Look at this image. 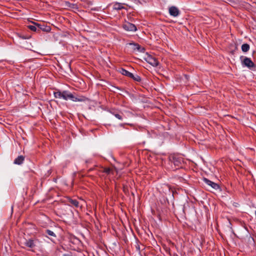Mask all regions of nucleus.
I'll list each match as a JSON object with an SVG mask.
<instances>
[{
  "instance_id": "1",
  "label": "nucleus",
  "mask_w": 256,
  "mask_h": 256,
  "mask_svg": "<svg viewBox=\"0 0 256 256\" xmlns=\"http://www.w3.org/2000/svg\"><path fill=\"white\" fill-rule=\"evenodd\" d=\"M54 95L56 98L63 99L65 100H70L75 102H84L87 100V98L84 96L74 94L68 90L60 91L57 90L54 92Z\"/></svg>"
},
{
  "instance_id": "2",
  "label": "nucleus",
  "mask_w": 256,
  "mask_h": 256,
  "mask_svg": "<svg viewBox=\"0 0 256 256\" xmlns=\"http://www.w3.org/2000/svg\"><path fill=\"white\" fill-rule=\"evenodd\" d=\"M169 161L178 168L181 167L184 162L183 158L181 156L174 154L169 156Z\"/></svg>"
},
{
  "instance_id": "3",
  "label": "nucleus",
  "mask_w": 256,
  "mask_h": 256,
  "mask_svg": "<svg viewBox=\"0 0 256 256\" xmlns=\"http://www.w3.org/2000/svg\"><path fill=\"white\" fill-rule=\"evenodd\" d=\"M121 73L124 76L132 78L136 82H140L141 80V78L140 76H138L137 74L134 75L133 74L129 72L128 71L124 68L122 69Z\"/></svg>"
},
{
  "instance_id": "4",
  "label": "nucleus",
  "mask_w": 256,
  "mask_h": 256,
  "mask_svg": "<svg viewBox=\"0 0 256 256\" xmlns=\"http://www.w3.org/2000/svg\"><path fill=\"white\" fill-rule=\"evenodd\" d=\"M145 60L148 64L153 66H156L158 64V60L152 56H148Z\"/></svg>"
},
{
  "instance_id": "5",
  "label": "nucleus",
  "mask_w": 256,
  "mask_h": 256,
  "mask_svg": "<svg viewBox=\"0 0 256 256\" xmlns=\"http://www.w3.org/2000/svg\"><path fill=\"white\" fill-rule=\"evenodd\" d=\"M123 28L127 31H136V26L132 24L127 22L124 24L122 26Z\"/></svg>"
},
{
  "instance_id": "6",
  "label": "nucleus",
  "mask_w": 256,
  "mask_h": 256,
  "mask_svg": "<svg viewBox=\"0 0 256 256\" xmlns=\"http://www.w3.org/2000/svg\"><path fill=\"white\" fill-rule=\"evenodd\" d=\"M129 44L132 46V48L135 52H144L145 49L138 44L130 43Z\"/></svg>"
},
{
  "instance_id": "7",
  "label": "nucleus",
  "mask_w": 256,
  "mask_h": 256,
  "mask_svg": "<svg viewBox=\"0 0 256 256\" xmlns=\"http://www.w3.org/2000/svg\"><path fill=\"white\" fill-rule=\"evenodd\" d=\"M242 64L248 68H251L254 66V63L252 61L250 58L245 57L242 61Z\"/></svg>"
},
{
  "instance_id": "8",
  "label": "nucleus",
  "mask_w": 256,
  "mask_h": 256,
  "mask_svg": "<svg viewBox=\"0 0 256 256\" xmlns=\"http://www.w3.org/2000/svg\"><path fill=\"white\" fill-rule=\"evenodd\" d=\"M168 11L170 15L174 17L178 16L180 14V10L176 7L174 6L170 7Z\"/></svg>"
},
{
  "instance_id": "9",
  "label": "nucleus",
  "mask_w": 256,
  "mask_h": 256,
  "mask_svg": "<svg viewBox=\"0 0 256 256\" xmlns=\"http://www.w3.org/2000/svg\"><path fill=\"white\" fill-rule=\"evenodd\" d=\"M204 181L208 186H210L214 190H218L220 188V186L218 184L208 180L206 178H204Z\"/></svg>"
},
{
  "instance_id": "10",
  "label": "nucleus",
  "mask_w": 256,
  "mask_h": 256,
  "mask_svg": "<svg viewBox=\"0 0 256 256\" xmlns=\"http://www.w3.org/2000/svg\"><path fill=\"white\" fill-rule=\"evenodd\" d=\"M22 244L30 248H32L35 246L34 241L32 239L25 240L24 242H22Z\"/></svg>"
},
{
  "instance_id": "11",
  "label": "nucleus",
  "mask_w": 256,
  "mask_h": 256,
  "mask_svg": "<svg viewBox=\"0 0 256 256\" xmlns=\"http://www.w3.org/2000/svg\"><path fill=\"white\" fill-rule=\"evenodd\" d=\"M24 160V156H20L14 160V163L16 164L20 165L23 163Z\"/></svg>"
},
{
  "instance_id": "12",
  "label": "nucleus",
  "mask_w": 256,
  "mask_h": 256,
  "mask_svg": "<svg viewBox=\"0 0 256 256\" xmlns=\"http://www.w3.org/2000/svg\"><path fill=\"white\" fill-rule=\"evenodd\" d=\"M38 32L40 31V30H42V31H44V32H50V26H41L40 24H38Z\"/></svg>"
},
{
  "instance_id": "13",
  "label": "nucleus",
  "mask_w": 256,
  "mask_h": 256,
  "mask_svg": "<svg viewBox=\"0 0 256 256\" xmlns=\"http://www.w3.org/2000/svg\"><path fill=\"white\" fill-rule=\"evenodd\" d=\"M68 202L70 203L71 205H72L76 208L79 206V202H78L76 200H73L72 198H70L68 200Z\"/></svg>"
},
{
  "instance_id": "14",
  "label": "nucleus",
  "mask_w": 256,
  "mask_h": 256,
  "mask_svg": "<svg viewBox=\"0 0 256 256\" xmlns=\"http://www.w3.org/2000/svg\"><path fill=\"white\" fill-rule=\"evenodd\" d=\"M45 232H46V234H48L51 238H56V236L55 233L53 231L50 230H46Z\"/></svg>"
},
{
  "instance_id": "15",
  "label": "nucleus",
  "mask_w": 256,
  "mask_h": 256,
  "mask_svg": "<svg viewBox=\"0 0 256 256\" xmlns=\"http://www.w3.org/2000/svg\"><path fill=\"white\" fill-rule=\"evenodd\" d=\"M250 50V46L248 44H244L242 46V50L243 52H247Z\"/></svg>"
},
{
  "instance_id": "16",
  "label": "nucleus",
  "mask_w": 256,
  "mask_h": 256,
  "mask_svg": "<svg viewBox=\"0 0 256 256\" xmlns=\"http://www.w3.org/2000/svg\"><path fill=\"white\" fill-rule=\"evenodd\" d=\"M124 8V7L122 6V4L120 3H116L114 5V8L116 10H120Z\"/></svg>"
},
{
  "instance_id": "17",
  "label": "nucleus",
  "mask_w": 256,
  "mask_h": 256,
  "mask_svg": "<svg viewBox=\"0 0 256 256\" xmlns=\"http://www.w3.org/2000/svg\"><path fill=\"white\" fill-rule=\"evenodd\" d=\"M28 28L30 30H31L32 31H34V32H36V31H38V25L36 26V25H30L28 26Z\"/></svg>"
},
{
  "instance_id": "18",
  "label": "nucleus",
  "mask_w": 256,
  "mask_h": 256,
  "mask_svg": "<svg viewBox=\"0 0 256 256\" xmlns=\"http://www.w3.org/2000/svg\"><path fill=\"white\" fill-rule=\"evenodd\" d=\"M112 172V170L110 168H104L103 172L107 174H110Z\"/></svg>"
},
{
  "instance_id": "19",
  "label": "nucleus",
  "mask_w": 256,
  "mask_h": 256,
  "mask_svg": "<svg viewBox=\"0 0 256 256\" xmlns=\"http://www.w3.org/2000/svg\"><path fill=\"white\" fill-rule=\"evenodd\" d=\"M112 114L115 116L116 118L118 120H122V117L120 114H116L114 112H112Z\"/></svg>"
},
{
  "instance_id": "20",
  "label": "nucleus",
  "mask_w": 256,
  "mask_h": 256,
  "mask_svg": "<svg viewBox=\"0 0 256 256\" xmlns=\"http://www.w3.org/2000/svg\"><path fill=\"white\" fill-rule=\"evenodd\" d=\"M63 256H72V254L70 253L68 254H63Z\"/></svg>"
},
{
  "instance_id": "21",
  "label": "nucleus",
  "mask_w": 256,
  "mask_h": 256,
  "mask_svg": "<svg viewBox=\"0 0 256 256\" xmlns=\"http://www.w3.org/2000/svg\"><path fill=\"white\" fill-rule=\"evenodd\" d=\"M123 125H124L123 124H120V126H123Z\"/></svg>"
}]
</instances>
